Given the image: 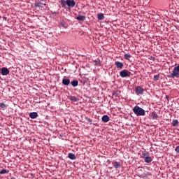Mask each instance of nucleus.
I'll return each mask as SVG.
<instances>
[{"label": "nucleus", "mask_w": 179, "mask_h": 179, "mask_svg": "<svg viewBox=\"0 0 179 179\" xmlns=\"http://www.w3.org/2000/svg\"><path fill=\"white\" fill-rule=\"evenodd\" d=\"M66 5L68 9H71V8L75 7L76 2H75V0H61V6L62 8H66Z\"/></svg>", "instance_id": "obj_1"}, {"label": "nucleus", "mask_w": 179, "mask_h": 179, "mask_svg": "<svg viewBox=\"0 0 179 179\" xmlns=\"http://www.w3.org/2000/svg\"><path fill=\"white\" fill-rule=\"evenodd\" d=\"M132 111L135 115H136L137 117L145 116V110L138 106L134 107V108L132 109Z\"/></svg>", "instance_id": "obj_2"}, {"label": "nucleus", "mask_w": 179, "mask_h": 179, "mask_svg": "<svg viewBox=\"0 0 179 179\" xmlns=\"http://www.w3.org/2000/svg\"><path fill=\"white\" fill-rule=\"evenodd\" d=\"M120 76L122 78H129L131 76V73L127 70H122L120 72Z\"/></svg>", "instance_id": "obj_3"}, {"label": "nucleus", "mask_w": 179, "mask_h": 179, "mask_svg": "<svg viewBox=\"0 0 179 179\" xmlns=\"http://www.w3.org/2000/svg\"><path fill=\"white\" fill-rule=\"evenodd\" d=\"M135 93L137 96L144 94V89L140 86L135 87Z\"/></svg>", "instance_id": "obj_4"}, {"label": "nucleus", "mask_w": 179, "mask_h": 179, "mask_svg": "<svg viewBox=\"0 0 179 179\" xmlns=\"http://www.w3.org/2000/svg\"><path fill=\"white\" fill-rule=\"evenodd\" d=\"M171 77L172 78H178L179 77V68L173 69V71L171 73Z\"/></svg>", "instance_id": "obj_5"}, {"label": "nucleus", "mask_w": 179, "mask_h": 179, "mask_svg": "<svg viewBox=\"0 0 179 179\" xmlns=\"http://www.w3.org/2000/svg\"><path fill=\"white\" fill-rule=\"evenodd\" d=\"M0 73H1V76H8L9 70L8 69H0Z\"/></svg>", "instance_id": "obj_6"}, {"label": "nucleus", "mask_w": 179, "mask_h": 179, "mask_svg": "<svg viewBox=\"0 0 179 179\" xmlns=\"http://www.w3.org/2000/svg\"><path fill=\"white\" fill-rule=\"evenodd\" d=\"M38 117V113L36 112L29 113V118L36 119Z\"/></svg>", "instance_id": "obj_7"}, {"label": "nucleus", "mask_w": 179, "mask_h": 179, "mask_svg": "<svg viewBox=\"0 0 179 179\" xmlns=\"http://www.w3.org/2000/svg\"><path fill=\"white\" fill-rule=\"evenodd\" d=\"M76 19H77V20H79L80 22H85V20H86V17L79 15L78 16H77Z\"/></svg>", "instance_id": "obj_8"}, {"label": "nucleus", "mask_w": 179, "mask_h": 179, "mask_svg": "<svg viewBox=\"0 0 179 179\" xmlns=\"http://www.w3.org/2000/svg\"><path fill=\"white\" fill-rule=\"evenodd\" d=\"M143 159H144V162H145V163H146V164H150V163H152V157H143Z\"/></svg>", "instance_id": "obj_9"}, {"label": "nucleus", "mask_w": 179, "mask_h": 179, "mask_svg": "<svg viewBox=\"0 0 179 179\" xmlns=\"http://www.w3.org/2000/svg\"><path fill=\"white\" fill-rule=\"evenodd\" d=\"M62 83L66 86L69 85V84L71 83V82H69V79L67 78H63Z\"/></svg>", "instance_id": "obj_10"}, {"label": "nucleus", "mask_w": 179, "mask_h": 179, "mask_svg": "<svg viewBox=\"0 0 179 179\" xmlns=\"http://www.w3.org/2000/svg\"><path fill=\"white\" fill-rule=\"evenodd\" d=\"M113 168L115 169H118L121 168V164L119 162H115L113 163Z\"/></svg>", "instance_id": "obj_11"}, {"label": "nucleus", "mask_w": 179, "mask_h": 179, "mask_svg": "<svg viewBox=\"0 0 179 179\" xmlns=\"http://www.w3.org/2000/svg\"><path fill=\"white\" fill-rule=\"evenodd\" d=\"M69 158L71 160H76V156L75 155V154L69 153Z\"/></svg>", "instance_id": "obj_12"}, {"label": "nucleus", "mask_w": 179, "mask_h": 179, "mask_svg": "<svg viewBox=\"0 0 179 179\" xmlns=\"http://www.w3.org/2000/svg\"><path fill=\"white\" fill-rule=\"evenodd\" d=\"M115 65H116L117 68H122V66H124V64L121 62H115Z\"/></svg>", "instance_id": "obj_13"}, {"label": "nucleus", "mask_w": 179, "mask_h": 179, "mask_svg": "<svg viewBox=\"0 0 179 179\" xmlns=\"http://www.w3.org/2000/svg\"><path fill=\"white\" fill-rule=\"evenodd\" d=\"M101 121L103 122H109V117L108 115H104L101 117Z\"/></svg>", "instance_id": "obj_14"}, {"label": "nucleus", "mask_w": 179, "mask_h": 179, "mask_svg": "<svg viewBox=\"0 0 179 179\" xmlns=\"http://www.w3.org/2000/svg\"><path fill=\"white\" fill-rule=\"evenodd\" d=\"M70 84H71L73 87H76L77 85H78V81H77V80H73V81L71 82Z\"/></svg>", "instance_id": "obj_15"}, {"label": "nucleus", "mask_w": 179, "mask_h": 179, "mask_svg": "<svg viewBox=\"0 0 179 179\" xmlns=\"http://www.w3.org/2000/svg\"><path fill=\"white\" fill-rule=\"evenodd\" d=\"M97 16H98V20H103L104 19V14L103 13H99Z\"/></svg>", "instance_id": "obj_16"}, {"label": "nucleus", "mask_w": 179, "mask_h": 179, "mask_svg": "<svg viewBox=\"0 0 179 179\" xmlns=\"http://www.w3.org/2000/svg\"><path fill=\"white\" fill-rule=\"evenodd\" d=\"M69 99V100H71L73 102H76L77 101H78V99L75 96H70Z\"/></svg>", "instance_id": "obj_17"}, {"label": "nucleus", "mask_w": 179, "mask_h": 179, "mask_svg": "<svg viewBox=\"0 0 179 179\" xmlns=\"http://www.w3.org/2000/svg\"><path fill=\"white\" fill-rule=\"evenodd\" d=\"M178 124H179L178 120H172V126H173V127H178Z\"/></svg>", "instance_id": "obj_18"}, {"label": "nucleus", "mask_w": 179, "mask_h": 179, "mask_svg": "<svg viewBox=\"0 0 179 179\" xmlns=\"http://www.w3.org/2000/svg\"><path fill=\"white\" fill-rule=\"evenodd\" d=\"M95 66H100L101 65V63L100 62L99 59H96L94 62Z\"/></svg>", "instance_id": "obj_19"}, {"label": "nucleus", "mask_w": 179, "mask_h": 179, "mask_svg": "<svg viewBox=\"0 0 179 179\" xmlns=\"http://www.w3.org/2000/svg\"><path fill=\"white\" fill-rule=\"evenodd\" d=\"M151 117L152 118V120H157L158 118V115L153 112L152 113H151Z\"/></svg>", "instance_id": "obj_20"}, {"label": "nucleus", "mask_w": 179, "mask_h": 179, "mask_svg": "<svg viewBox=\"0 0 179 179\" xmlns=\"http://www.w3.org/2000/svg\"><path fill=\"white\" fill-rule=\"evenodd\" d=\"M141 157L143 158H145V157H152L149 156V152H143V154H141Z\"/></svg>", "instance_id": "obj_21"}, {"label": "nucleus", "mask_w": 179, "mask_h": 179, "mask_svg": "<svg viewBox=\"0 0 179 179\" xmlns=\"http://www.w3.org/2000/svg\"><path fill=\"white\" fill-rule=\"evenodd\" d=\"M124 59H127V61H129V59H131V54L127 53L125 54L124 56Z\"/></svg>", "instance_id": "obj_22"}, {"label": "nucleus", "mask_w": 179, "mask_h": 179, "mask_svg": "<svg viewBox=\"0 0 179 179\" xmlns=\"http://www.w3.org/2000/svg\"><path fill=\"white\" fill-rule=\"evenodd\" d=\"M8 173H9V171L6 169H3L0 171V175H4Z\"/></svg>", "instance_id": "obj_23"}, {"label": "nucleus", "mask_w": 179, "mask_h": 179, "mask_svg": "<svg viewBox=\"0 0 179 179\" xmlns=\"http://www.w3.org/2000/svg\"><path fill=\"white\" fill-rule=\"evenodd\" d=\"M60 26H62V27H64V29H66V27H68V26L66 25V23H65V22L62 21L60 22Z\"/></svg>", "instance_id": "obj_24"}, {"label": "nucleus", "mask_w": 179, "mask_h": 179, "mask_svg": "<svg viewBox=\"0 0 179 179\" xmlns=\"http://www.w3.org/2000/svg\"><path fill=\"white\" fill-rule=\"evenodd\" d=\"M43 3H36L35 6L36 8H41L43 6ZM45 6V4H44Z\"/></svg>", "instance_id": "obj_25"}, {"label": "nucleus", "mask_w": 179, "mask_h": 179, "mask_svg": "<svg viewBox=\"0 0 179 179\" xmlns=\"http://www.w3.org/2000/svg\"><path fill=\"white\" fill-rule=\"evenodd\" d=\"M85 120L87 121V122H89L90 124V125H92V119H90L87 117H85Z\"/></svg>", "instance_id": "obj_26"}, {"label": "nucleus", "mask_w": 179, "mask_h": 179, "mask_svg": "<svg viewBox=\"0 0 179 179\" xmlns=\"http://www.w3.org/2000/svg\"><path fill=\"white\" fill-rule=\"evenodd\" d=\"M154 81H157L159 80V75H155L154 76Z\"/></svg>", "instance_id": "obj_27"}, {"label": "nucleus", "mask_w": 179, "mask_h": 179, "mask_svg": "<svg viewBox=\"0 0 179 179\" xmlns=\"http://www.w3.org/2000/svg\"><path fill=\"white\" fill-rule=\"evenodd\" d=\"M0 108L3 109H6V104H4L3 103H0Z\"/></svg>", "instance_id": "obj_28"}, {"label": "nucleus", "mask_w": 179, "mask_h": 179, "mask_svg": "<svg viewBox=\"0 0 179 179\" xmlns=\"http://www.w3.org/2000/svg\"><path fill=\"white\" fill-rule=\"evenodd\" d=\"M175 151H176V152L177 154L179 155V146L176 147Z\"/></svg>", "instance_id": "obj_29"}, {"label": "nucleus", "mask_w": 179, "mask_h": 179, "mask_svg": "<svg viewBox=\"0 0 179 179\" xmlns=\"http://www.w3.org/2000/svg\"><path fill=\"white\" fill-rule=\"evenodd\" d=\"M150 59H151V61H155V59H156V58L155 57H150Z\"/></svg>", "instance_id": "obj_30"}, {"label": "nucleus", "mask_w": 179, "mask_h": 179, "mask_svg": "<svg viewBox=\"0 0 179 179\" xmlns=\"http://www.w3.org/2000/svg\"><path fill=\"white\" fill-rule=\"evenodd\" d=\"M3 20H8V17H6L5 16L3 17Z\"/></svg>", "instance_id": "obj_31"}, {"label": "nucleus", "mask_w": 179, "mask_h": 179, "mask_svg": "<svg viewBox=\"0 0 179 179\" xmlns=\"http://www.w3.org/2000/svg\"><path fill=\"white\" fill-rule=\"evenodd\" d=\"M10 179H16V178H10Z\"/></svg>", "instance_id": "obj_32"}, {"label": "nucleus", "mask_w": 179, "mask_h": 179, "mask_svg": "<svg viewBox=\"0 0 179 179\" xmlns=\"http://www.w3.org/2000/svg\"><path fill=\"white\" fill-rule=\"evenodd\" d=\"M55 179H58V178H55Z\"/></svg>", "instance_id": "obj_33"}]
</instances>
